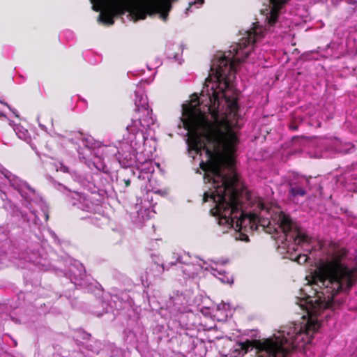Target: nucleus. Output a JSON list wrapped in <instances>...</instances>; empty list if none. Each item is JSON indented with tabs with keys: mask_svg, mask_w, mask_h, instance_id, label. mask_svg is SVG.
Wrapping results in <instances>:
<instances>
[{
	"mask_svg": "<svg viewBox=\"0 0 357 357\" xmlns=\"http://www.w3.org/2000/svg\"><path fill=\"white\" fill-rule=\"evenodd\" d=\"M308 190H315L317 191H321L322 186L321 185V181L319 176H312L311 185H306Z\"/></svg>",
	"mask_w": 357,
	"mask_h": 357,
	"instance_id": "11",
	"label": "nucleus"
},
{
	"mask_svg": "<svg viewBox=\"0 0 357 357\" xmlns=\"http://www.w3.org/2000/svg\"><path fill=\"white\" fill-rule=\"evenodd\" d=\"M196 3H197L196 1L190 3H189V7H188V8H187V10H188L193 5H195Z\"/></svg>",
	"mask_w": 357,
	"mask_h": 357,
	"instance_id": "17",
	"label": "nucleus"
},
{
	"mask_svg": "<svg viewBox=\"0 0 357 357\" xmlns=\"http://www.w3.org/2000/svg\"><path fill=\"white\" fill-rule=\"evenodd\" d=\"M47 219H48V215H46V220H47Z\"/></svg>",
	"mask_w": 357,
	"mask_h": 357,
	"instance_id": "23",
	"label": "nucleus"
},
{
	"mask_svg": "<svg viewBox=\"0 0 357 357\" xmlns=\"http://www.w3.org/2000/svg\"><path fill=\"white\" fill-rule=\"evenodd\" d=\"M279 227L282 229L284 234L291 231L294 227V222L289 215L282 212L278 218Z\"/></svg>",
	"mask_w": 357,
	"mask_h": 357,
	"instance_id": "10",
	"label": "nucleus"
},
{
	"mask_svg": "<svg viewBox=\"0 0 357 357\" xmlns=\"http://www.w3.org/2000/svg\"><path fill=\"white\" fill-rule=\"evenodd\" d=\"M123 182L125 183V186L126 188L129 187L130 185V183H131V181H130V178H127V179H123Z\"/></svg>",
	"mask_w": 357,
	"mask_h": 357,
	"instance_id": "15",
	"label": "nucleus"
},
{
	"mask_svg": "<svg viewBox=\"0 0 357 357\" xmlns=\"http://www.w3.org/2000/svg\"><path fill=\"white\" fill-rule=\"evenodd\" d=\"M307 236L301 232H297L296 236L294 237V242L296 244L298 245H301L303 243L307 242Z\"/></svg>",
	"mask_w": 357,
	"mask_h": 357,
	"instance_id": "13",
	"label": "nucleus"
},
{
	"mask_svg": "<svg viewBox=\"0 0 357 357\" xmlns=\"http://www.w3.org/2000/svg\"><path fill=\"white\" fill-rule=\"evenodd\" d=\"M298 136H296V137H293V139H296V138H298Z\"/></svg>",
	"mask_w": 357,
	"mask_h": 357,
	"instance_id": "22",
	"label": "nucleus"
},
{
	"mask_svg": "<svg viewBox=\"0 0 357 357\" xmlns=\"http://www.w3.org/2000/svg\"><path fill=\"white\" fill-rule=\"evenodd\" d=\"M212 93L208 94V112L212 120L208 118L205 112L201 110L199 98L191 99L183 105L181 119L183 128L188 131L187 144L190 150L197 154L204 151L206 161L202 160L199 167L204 172V180L218 188L219 199H224V192L229 189L234 196L232 185L237 181L235 174L223 172L225 168L232 169L235 165L233 156L238 143V138L233 130L231 123L226 116L220 117L218 96L212 86Z\"/></svg>",
	"mask_w": 357,
	"mask_h": 357,
	"instance_id": "2",
	"label": "nucleus"
},
{
	"mask_svg": "<svg viewBox=\"0 0 357 357\" xmlns=\"http://www.w3.org/2000/svg\"><path fill=\"white\" fill-rule=\"evenodd\" d=\"M199 4H203L204 3V0H198L197 1Z\"/></svg>",
	"mask_w": 357,
	"mask_h": 357,
	"instance_id": "18",
	"label": "nucleus"
},
{
	"mask_svg": "<svg viewBox=\"0 0 357 357\" xmlns=\"http://www.w3.org/2000/svg\"><path fill=\"white\" fill-rule=\"evenodd\" d=\"M245 238H243V240H245V241H248V236H245Z\"/></svg>",
	"mask_w": 357,
	"mask_h": 357,
	"instance_id": "20",
	"label": "nucleus"
},
{
	"mask_svg": "<svg viewBox=\"0 0 357 357\" xmlns=\"http://www.w3.org/2000/svg\"><path fill=\"white\" fill-rule=\"evenodd\" d=\"M289 127L292 130H297L298 128V126L295 125L294 123H291Z\"/></svg>",
	"mask_w": 357,
	"mask_h": 357,
	"instance_id": "16",
	"label": "nucleus"
},
{
	"mask_svg": "<svg viewBox=\"0 0 357 357\" xmlns=\"http://www.w3.org/2000/svg\"><path fill=\"white\" fill-rule=\"evenodd\" d=\"M307 259H308V257L307 255L300 254L298 256H297L296 257L294 261H296L299 264H304L305 262H307Z\"/></svg>",
	"mask_w": 357,
	"mask_h": 357,
	"instance_id": "14",
	"label": "nucleus"
},
{
	"mask_svg": "<svg viewBox=\"0 0 357 357\" xmlns=\"http://www.w3.org/2000/svg\"><path fill=\"white\" fill-rule=\"evenodd\" d=\"M238 178L233 183L232 190L234 196L230 197L231 192L229 189L224 192V199H220L218 188H215L214 191L211 192H205L203 196V202H206L212 199L215 204V206L211 209V213L213 216H216L219 225L229 229L234 227L241 229L243 227L245 220L249 222H255L257 218L256 214L247 212L248 205H250V198L248 195H244L243 191L238 188ZM246 227V225H244Z\"/></svg>",
	"mask_w": 357,
	"mask_h": 357,
	"instance_id": "4",
	"label": "nucleus"
},
{
	"mask_svg": "<svg viewBox=\"0 0 357 357\" xmlns=\"http://www.w3.org/2000/svg\"><path fill=\"white\" fill-rule=\"evenodd\" d=\"M348 250L331 243L328 245L327 259L319 267V272L313 278L314 296H309L306 303L307 312L310 318L303 328L296 331L294 328L278 336L264 340H246L238 342V349L245 354L255 350L257 357H287L296 349L310 344L312 335L320 328V324L312 317L321 310L338 307L343 302L335 297L340 293L347 294L357 282V267H349L343 263Z\"/></svg>",
	"mask_w": 357,
	"mask_h": 357,
	"instance_id": "1",
	"label": "nucleus"
},
{
	"mask_svg": "<svg viewBox=\"0 0 357 357\" xmlns=\"http://www.w3.org/2000/svg\"><path fill=\"white\" fill-rule=\"evenodd\" d=\"M171 9L172 3L169 0H144L142 3H131L127 8L135 21L145 20L148 15L157 13L166 21Z\"/></svg>",
	"mask_w": 357,
	"mask_h": 357,
	"instance_id": "5",
	"label": "nucleus"
},
{
	"mask_svg": "<svg viewBox=\"0 0 357 357\" xmlns=\"http://www.w3.org/2000/svg\"><path fill=\"white\" fill-rule=\"evenodd\" d=\"M260 205H261V209H264V204H260Z\"/></svg>",
	"mask_w": 357,
	"mask_h": 357,
	"instance_id": "21",
	"label": "nucleus"
},
{
	"mask_svg": "<svg viewBox=\"0 0 357 357\" xmlns=\"http://www.w3.org/2000/svg\"><path fill=\"white\" fill-rule=\"evenodd\" d=\"M288 0H270L271 5L269 15L266 17L267 24L273 26L278 22L280 10Z\"/></svg>",
	"mask_w": 357,
	"mask_h": 357,
	"instance_id": "9",
	"label": "nucleus"
},
{
	"mask_svg": "<svg viewBox=\"0 0 357 357\" xmlns=\"http://www.w3.org/2000/svg\"><path fill=\"white\" fill-rule=\"evenodd\" d=\"M91 2L92 3V9L96 12H101L103 9V6L105 7L106 5V1H105L104 0H91Z\"/></svg>",
	"mask_w": 357,
	"mask_h": 357,
	"instance_id": "12",
	"label": "nucleus"
},
{
	"mask_svg": "<svg viewBox=\"0 0 357 357\" xmlns=\"http://www.w3.org/2000/svg\"><path fill=\"white\" fill-rule=\"evenodd\" d=\"M135 109L131 119L132 126H127L126 129L129 132H134L139 130V126L144 129L149 128L153 125L154 120L152 116V109L150 108L146 98L141 97L138 100H135Z\"/></svg>",
	"mask_w": 357,
	"mask_h": 357,
	"instance_id": "6",
	"label": "nucleus"
},
{
	"mask_svg": "<svg viewBox=\"0 0 357 357\" xmlns=\"http://www.w3.org/2000/svg\"><path fill=\"white\" fill-rule=\"evenodd\" d=\"M264 33L263 27L257 23H254L253 26L246 31L245 36L241 38L238 43L231 45L227 52H225L223 56L213 61L211 70L215 74V82L212 84L210 90L208 83L211 82L212 78L208 77L205 80L204 89L206 88V98L208 93H212L211 89L213 86L219 100L220 97L225 100L229 113L234 116L238 111V99L236 97L227 95L226 91L231 88V82L236 78V65L249 56L253 45L264 37Z\"/></svg>",
	"mask_w": 357,
	"mask_h": 357,
	"instance_id": "3",
	"label": "nucleus"
},
{
	"mask_svg": "<svg viewBox=\"0 0 357 357\" xmlns=\"http://www.w3.org/2000/svg\"><path fill=\"white\" fill-rule=\"evenodd\" d=\"M121 1L106 0V5L98 15V21L107 25H113L114 17L124 13Z\"/></svg>",
	"mask_w": 357,
	"mask_h": 357,
	"instance_id": "7",
	"label": "nucleus"
},
{
	"mask_svg": "<svg viewBox=\"0 0 357 357\" xmlns=\"http://www.w3.org/2000/svg\"><path fill=\"white\" fill-rule=\"evenodd\" d=\"M311 176L296 175L288 181L289 197L290 199H296L298 197H304L307 194L306 185H311Z\"/></svg>",
	"mask_w": 357,
	"mask_h": 357,
	"instance_id": "8",
	"label": "nucleus"
},
{
	"mask_svg": "<svg viewBox=\"0 0 357 357\" xmlns=\"http://www.w3.org/2000/svg\"><path fill=\"white\" fill-rule=\"evenodd\" d=\"M204 93H205V91H204V90H202V93H201V95H202V98L205 96H204Z\"/></svg>",
	"mask_w": 357,
	"mask_h": 357,
	"instance_id": "19",
	"label": "nucleus"
}]
</instances>
